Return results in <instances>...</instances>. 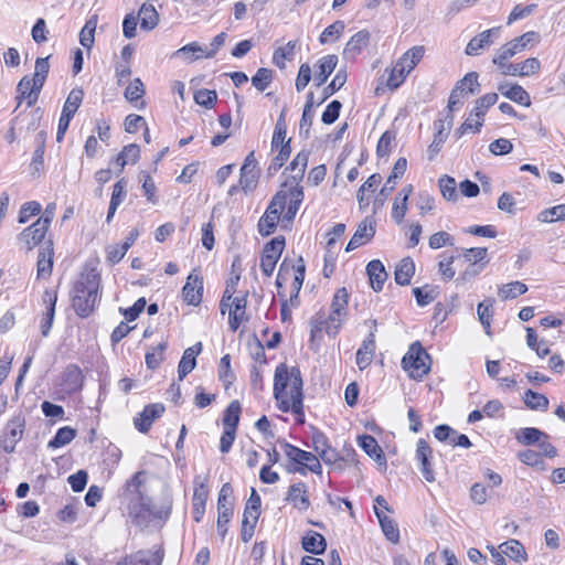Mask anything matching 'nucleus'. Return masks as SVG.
<instances>
[{
	"label": "nucleus",
	"mask_w": 565,
	"mask_h": 565,
	"mask_svg": "<svg viewBox=\"0 0 565 565\" xmlns=\"http://www.w3.org/2000/svg\"><path fill=\"white\" fill-rule=\"evenodd\" d=\"M302 377L299 367L288 369L285 363H280L275 370L274 376V397L277 399L281 412L291 411L296 415L303 416V392Z\"/></svg>",
	"instance_id": "f257e3e1"
},
{
	"label": "nucleus",
	"mask_w": 565,
	"mask_h": 565,
	"mask_svg": "<svg viewBox=\"0 0 565 565\" xmlns=\"http://www.w3.org/2000/svg\"><path fill=\"white\" fill-rule=\"evenodd\" d=\"M99 286L100 276L95 269L82 274L76 280L72 290V306L78 317L87 318L93 313L99 299Z\"/></svg>",
	"instance_id": "f03ea898"
},
{
	"label": "nucleus",
	"mask_w": 565,
	"mask_h": 565,
	"mask_svg": "<svg viewBox=\"0 0 565 565\" xmlns=\"http://www.w3.org/2000/svg\"><path fill=\"white\" fill-rule=\"evenodd\" d=\"M402 366L409 377L422 380L430 371V356L419 342H415L403 356Z\"/></svg>",
	"instance_id": "7ed1b4c3"
},
{
	"label": "nucleus",
	"mask_w": 565,
	"mask_h": 565,
	"mask_svg": "<svg viewBox=\"0 0 565 565\" xmlns=\"http://www.w3.org/2000/svg\"><path fill=\"white\" fill-rule=\"evenodd\" d=\"M285 455L298 466L288 467V472H298L300 475H306V470H309L313 473L321 475L322 467L316 455L312 452L302 450L291 444L284 443L282 445Z\"/></svg>",
	"instance_id": "20e7f679"
},
{
	"label": "nucleus",
	"mask_w": 565,
	"mask_h": 565,
	"mask_svg": "<svg viewBox=\"0 0 565 565\" xmlns=\"http://www.w3.org/2000/svg\"><path fill=\"white\" fill-rule=\"evenodd\" d=\"M286 204L287 194L284 190H280L273 196L264 215L258 221V232L262 236H269L275 232Z\"/></svg>",
	"instance_id": "39448f33"
},
{
	"label": "nucleus",
	"mask_w": 565,
	"mask_h": 565,
	"mask_svg": "<svg viewBox=\"0 0 565 565\" xmlns=\"http://www.w3.org/2000/svg\"><path fill=\"white\" fill-rule=\"evenodd\" d=\"M463 86H469L468 90L470 94H476L478 92L477 88L479 87L478 73H467L460 81L457 82L456 86L452 88L447 106L448 113L446 115L448 128H451L454 122V109L463 104Z\"/></svg>",
	"instance_id": "423d86ee"
},
{
	"label": "nucleus",
	"mask_w": 565,
	"mask_h": 565,
	"mask_svg": "<svg viewBox=\"0 0 565 565\" xmlns=\"http://www.w3.org/2000/svg\"><path fill=\"white\" fill-rule=\"evenodd\" d=\"M25 429V417L22 413L14 415L2 429L0 446L7 454L15 450L17 444L22 439Z\"/></svg>",
	"instance_id": "0eeeda50"
},
{
	"label": "nucleus",
	"mask_w": 565,
	"mask_h": 565,
	"mask_svg": "<svg viewBox=\"0 0 565 565\" xmlns=\"http://www.w3.org/2000/svg\"><path fill=\"white\" fill-rule=\"evenodd\" d=\"M535 36L536 33L531 31L505 43L497 51L495 55L493 56V64L498 66H504V62L513 57L519 52L523 51L527 44L534 40Z\"/></svg>",
	"instance_id": "6e6552de"
},
{
	"label": "nucleus",
	"mask_w": 565,
	"mask_h": 565,
	"mask_svg": "<svg viewBox=\"0 0 565 565\" xmlns=\"http://www.w3.org/2000/svg\"><path fill=\"white\" fill-rule=\"evenodd\" d=\"M284 248V236H276L264 246L260 257V269L265 276H271Z\"/></svg>",
	"instance_id": "1a4fd4ad"
},
{
	"label": "nucleus",
	"mask_w": 565,
	"mask_h": 565,
	"mask_svg": "<svg viewBox=\"0 0 565 565\" xmlns=\"http://www.w3.org/2000/svg\"><path fill=\"white\" fill-rule=\"evenodd\" d=\"M207 476H196L194 478V492L192 497V514L195 522H201L205 513V504L209 497Z\"/></svg>",
	"instance_id": "9d476101"
},
{
	"label": "nucleus",
	"mask_w": 565,
	"mask_h": 565,
	"mask_svg": "<svg viewBox=\"0 0 565 565\" xmlns=\"http://www.w3.org/2000/svg\"><path fill=\"white\" fill-rule=\"evenodd\" d=\"M163 558L164 551L159 546L156 550H140L127 555L116 565H161Z\"/></svg>",
	"instance_id": "9b49d317"
},
{
	"label": "nucleus",
	"mask_w": 565,
	"mask_h": 565,
	"mask_svg": "<svg viewBox=\"0 0 565 565\" xmlns=\"http://www.w3.org/2000/svg\"><path fill=\"white\" fill-rule=\"evenodd\" d=\"M376 320L372 321V329L366 338L363 340L361 347L358 349L355 354V362L358 367L363 371L365 370L373 360L375 354V332H376Z\"/></svg>",
	"instance_id": "f8f14e48"
},
{
	"label": "nucleus",
	"mask_w": 565,
	"mask_h": 565,
	"mask_svg": "<svg viewBox=\"0 0 565 565\" xmlns=\"http://www.w3.org/2000/svg\"><path fill=\"white\" fill-rule=\"evenodd\" d=\"M258 180V170H257V160L255 158L254 151L247 154L244 160V163L241 168V177H239V185L241 189L247 193L252 191Z\"/></svg>",
	"instance_id": "ddd939ff"
},
{
	"label": "nucleus",
	"mask_w": 565,
	"mask_h": 565,
	"mask_svg": "<svg viewBox=\"0 0 565 565\" xmlns=\"http://www.w3.org/2000/svg\"><path fill=\"white\" fill-rule=\"evenodd\" d=\"M164 409V405L161 403L147 405L134 419L136 428L140 433H148L152 423L163 414Z\"/></svg>",
	"instance_id": "4468645a"
},
{
	"label": "nucleus",
	"mask_w": 565,
	"mask_h": 565,
	"mask_svg": "<svg viewBox=\"0 0 565 565\" xmlns=\"http://www.w3.org/2000/svg\"><path fill=\"white\" fill-rule=\"evenodd\" d=\"M182 296L188 305L199 306L203 296V278L191 273L182 288Z\"/></svg>",
	"instance_id": "2eb2a0df"
},
{
	"label": "nucleus",
	"mask_w": 565,
	"mask_h": 565,
	"mask_svg": "<svg viewBox=\"0 0 565 565\" xmlns=\"http://www.w3.org/2000/svg\"><path fill=\"white\" fill-rule=\"evenodd\" d=\"M500 28H492L473 36L467 44L465 53L469 56L479 55L480 51L488 49L493 39L499 35Z\"/></svg>",
	"instance_id": "dca6fc26"
},
{
	"label": "nucleus",
	"mask_w": 565,
	"mask_h": 565,
	"mask_svg": "<svg viewBox=\"0 0 565 565\" xmlns=\"http://www.w3.org/2000/svg\"><path fill=\"white\" fill-rule=\"evenodd\" d=\"M285 500L290 502L298 511H307L310 507L307 484L302 481L291 484Z\"/></svg>",
	"instance_id": "f3484780"
},
{
	"label": "nucleus",
	"mask_w": 565,
	"mask_h": 565,
	"mask_svg": "<svg viewBox=\"0 0 565 565\" xmlns=\"http://www.w3.org/2000/svg\"><path fill=\"white\" fill-rule=\"evenodd\" d=\"M503 75L530 76L540 71L541 63L536 57H530L522 63L512 64L504 62V66H499Z\"/></svg>",
	"instance_id": "a211bd4d"
},
{
	"label": "nucleus",
	"mask_w": 565,
	"mask_h": 565,
	"mask_svg": "<svg viewBox=\"0 0 565 565\" xmlns=\"http://www.w3.org/2000/svg\"><path fill=\"white\" fill-rule=\"evenodd\" d=\"M129 516L134 523L139 526H146L152 520V511L149 507L148 499L132 500L128 504Z\"/></svg>",
	"instance_id": "6ab92c4d"
},
{
	"label": "nucleus",
	"mask_w": 565,
	"mask_h": 565,
	"mask_svg": "<svg viewBox=\"0 0 565 565\" xmlns=\"http://www.w3.org/2000/svg\"><path fill=\"white\" fill-rule=\"evenodd\" d=\"M433 455V450L427 444V441L420 438L417 441L416 448V459L420 462V471L426 481L433 482L435 481V475L431 468L430 458Z\"/></svg>",
	"instance_id": "aec40b11"
},
{
	"label": "nucleus",
	"mask_w": 565,
	"mask_h": 565,
	"mask_svg": "<svg viewBox=\"0 0 565 565\" xmlns=\"http://www.w3.org/2000/svg\"><path fill=\"white\" fill-rule=\"evenodd\" d=\"M42 300L46 306V312L41 320V333L43 337H47L54 320L57 292L51 289H46L43 294Z\"/></svg>",
	"instance_id": "412c9836"
},
{
	"label": "nucleus",
	"mask_w": 565,
	"mask_h": 565,
	"mask_svg": "<svg viewBox=\"0 0 565 565\" xmlns=\"http://www.w3.org/2000/svg\"><path fill=\"white\" fill-rule=\"evenodd\" d=\"M202 351V343L198 342L194 345L188 348L179 362L178 377L182 381L189 373H191L196 366V356Z\"/></svg>",
	"instance_id": "4be33fe9"
},
{
	"label": "nucleus",
	"mask_w": 565,
	"mask_h": 565,
	"mask_svg": "<svg viewBox=\"0 0 565 565\" xmlns=\"http://www.w3.org/2000/svg\"><path fill=\"white\" fill-rule=\"evenodd\" d=\"M47 230L49 226L36 220L31 226L23 230L19 235V239L26 245L28 249H32L42 242Z\"/></svg>",
	"instance_id": "5701e85b"
},
{
	"label": "nucleus",
	"mask_w": 565,
	"mask_h": 565,
	"mask_svg": "<svg viewBox=\"0 0 565 565\" xmlns=\"http://www.w3.org/2000/svg\"><path fill=\"white\" fill-rule=\"evenodd\" d=\"M338 61L339 60L335 54H329L321 57L317 62V71L313 78L317 87L323 85L327 82L328 77L335 70Z\"/></svg>",
	"instance_id": "b1692460"
},
{
	"label": "nucleus",
	"mask_w": 565,
	"mask_h": 565,
	"mask_svg": "<svg viewBox=\"0 0 565 565\" xmlns=\"http://www.w3.org/2000/svg\"><path fill=\"white\" fill-rule=\"evenodd\" d=\"M232 303L234 307L230 310L228 324L230 329L235 332L241 323L244 320H247L246 317V306H247V294L243 296L235 297Z\"/></svg>",
	"instance_id": "393cba45"
},
{
	"label": "nucleus",
	"mask_w": 565,
	"mask_h": 565,
	"mask_svg": "<svg viewBox=\"0 0 565 565\" xmlns=\"http://www.w3.org/2000/svg\"><path fill=\"white\" fill-rule=\"evenodd\" d=\"M53 256H54L53 243L51 241H49L46 243V246L43 247L39 252L38 264H36L38 278L45 279L51 276L52 269H53Z\"/></svg>",
	"instance_id": "a878e982"
},
{
	"label": "nucleus",
	"mask_w": 565,
	"mask_h": 565,
	"mask_svg": "<svg viewBox=\"0 0 565 565\" xmlns=\"http://www.w3.org/2000/svg\"><path fill=\"white\" fill-rule=\"evenodd\" d=\"M374 234H375V230L372 226V223L367 224V220H363L358 225V228H356L355 233L353 234V236L351 237V239L349 241V243L345 247V250L352 252V250L356 249L361 245L369 242L374 236Z\"/></svg>",
	"instance_id": "bb28decb"
},
{
	"label": "nucleus",
	"mask_w": 565,
	"mask_h": 565,
	"mask_svg": "<svg viewBox=\"0 0 565 565\" xmlns=\"http://www.w3.org/2000/svg\"><path fill=\"white\" fill-rule=\"evenodd\" d=\"M366 273L373 290L381 291L387 279V273L382 262L379 259L371 260L366 266Z\"/></svg>",
	"instance_id": "cd10ccee"
},
{
	"label": "nucleus",
	"mask_w": 565,
	"mask_h": 565,
	"mask_svg": "<svg viewBox=\"0 0 565 565\" xmlns=\"http://www.w3.org/2000/svg\"><path fill=\"white\" fill-rule=\"evenodd\" d=\"M42 88H36L34 82L29 76H24L20 79L17 86L18 99H26L28 107L35 104L39 98Z\"/></svg>",
	"instance_id": "c85d7f7f"
},
{
	"label": "nucleus",
	"mask_w": 565,
	"mask_h": 565,
	"mask_svg": "<svg viewBox=\"0 0 565 565\" xmlns=\"http://www.w3.org/2000/svg\"><path fill=\"white\" fill-rule=\"evenodd\" d=\"M359 446L379 465L386 466V458L376 439L371 435H363L359 438Z\"/></svg>",
	"instance_id": "c756f323"
},
{
	"label": "nucleus",
	"mask_w": 565,
	"mask_h": 565,
	"mask_svg": "<svg viewBox=\"0 0 565 565\" xmlns=\"http://www.w3.org/2000/svg\"><path fill=\"white\" fill-rule=\"evenodd\" d=\"M370 41V33L366 30L359 31L348 41L343 55L344 57H354L359 54Z\"/></svg>",
	"instance_id": "7c9ffc66"
},
{
	"label": "nucleus",
	"mask_w": 565,
	"mask_h": 565,
	"mask_svg": "<svg viewBox=\"0 0 565 565\" xmlns=\"http://www.w3.org/2000/svg\"><path fill=\"white\" fill-rule=\"evenodd\" d=\"M126 185H127V182L125 181V179H120L119 181H117L115 183L113 193H111V198H110V202H109L108 213L106 216L107 223L111 222L118 206L125 200L126 194H127Z\"/></svg>",
	"instance_id": "2f4dec72"
},
{
	"label": "nucleus",
	"mask_w": 565,
	"mask_h": 565,
	"mask_svg": "<svg viewBox=\"0 0 565 565\" xmlns=\"http://www.w3.org/2000/svg\"><path fill=\"white\" fill-rule=\"evenodd\" d=\"M301 544L306 552L315 555L324 553L327 547L326 539L315 531H309L307 535L302 537Z\"/></svg>",
	"instance_id": "473e14b6"
},
{
	"label": "nucleus",
	"mask_w": 565,
	"mask_h": 565,
	"mask_svg": "<svg viewBox=\"0 0 565 565\" xmlns=\"http://www.w3.org/2000/svg\"><path fill=\"white\" fill-rule=\"evenodd\" d=\"M374 513L379 519L380 525L386 539L393 543L399 540V530L393 519L388 518L385 512L380 511L377 507L374 508Z\"/></svg>",
	"instance_id": "72a5a7b5"
},
{
	"label": "nucleus",
	"mask_w": 565,
	"mask_h": 565,
	"mask_svg": "<svg viewBox=\"0 0 565 565\" xmlns=\"http://www.w3.org/2000/svg\"><path fill=\"white\" fill-rule=\"evenodd\" d=\"M415 273V264L411 257L403 258L395 269V281L397 285L407 286Z\"/></svg>",
	"instance_id": "f704fd0d"
},
{
	"label": "nucleus",
	"mask_w": 565,
	"mask_h": 565,
	"mask_svg": "<svg viewBox=\"0 0 565 565\" xmlns=\"http://www.w3.org/2000/svg\"><path fill=\"white\" fill-rule=\"evenodd\" d=\"M542 438L548 439V435L534 427L521 428L515 434V439L524 446L539 445Z\"/></svg>",
	"instance_id": "c9c22d12"
},
{
	"label": "nucleus",
	"mask_w": 565,
	"mask_h": 565,
	"mask_svg": "<svg viewBox=\"0 0 565 565\" xmlns=\"http://www.w3.org/2000/svg\"><path fill=\"white\" fill-rule=\"evenodd\" d=\"M143 482H145V472L143 471L136 472L131 477V479H129L126 482L125 495L128 498L129 502L131 500L134 502L135 500L145 499V497L142 495V492H141V486L143 484Z\"/></svg>",
	"instance_id": "e433bc0d"
},
{
	"label": "nucleus",
	"mask_w": 565,
	"mask_h": 565,
	"mask_svg": "<svg viewBox=\"0 0 565 565\" xmlns=\"http://www.w3.org/2000/svg\"><path fill=\"white\" fill-rule=\"evenodd\" d=\"M509 558L523 563L527 561V554L524 546L518 540H509L499 546Z\"/></svg>",
	"instance_id": "4c0bfd02"
},
{
	"label": "nucleus",
	"mask_w": 565,
	"mask_h": 565,
	"mask_svg": "<svg viewBox=\"0 0 565 565\" xmlns=\"http://www.w3.org/2000/svg\"><path fill=\"white\" fill-rule=\"evenodd\" d=\"M142 30H153L159 23V14L152 4L143 3L138 12Z\"/></svg>",
	"instance_id": "58836bf2"
},
{
	"label": "nucleus",
	"mask_w": 565,
	"mask_h": 565,
	"mask_svg": "<svg viewBox=\"0 0 565 565\" xmlns=\"http://www.w3.org/2000/svg\"><path fill=\"white\" fill-rule=\"evenodd\" d=\"M505 85H499L498 89L510 100L523 106H530L531 99L529 93L520 85L513 84L508 90H504Z\"/></svg>",
	"instance_id": "ea45409f"
},
{
	"label": "nucleus",
	"mask_w": 565,
	"mask_h": 565,
	"mask_svg": "<svg viewBox=\"0 0 565 565\" xmlns=\"http://www.w3.org/2000/svg\"><path fill=\"white\" fill-rule=\"evenodd\" d=\"M205 49L198 42H192L177 50L172 56L183 58L185 62L191 63L204 56Z\"/></svg>",
	"instance_id": "a19ab883"
},
{
	"label": "nucleus",
	"mask_w": 565,
	"mask_h": 565,
	"mask_svg": "<svg viewBox=\"0 0 565 565\" xmlns=\"http://www.w3.org/2000/svg\"><path fill=\"white\" fill-rule=\"evenodd\" d=\"M297 42L289 41L286 46L277 47L273 54V63L284 70L286 67V61H291L295 55Z\"/></svg>",
	"instance_id": "79ce46f5"
},
{
	"label": "nucleus",
	"mask_w": 565,
	"mask_h": 565,
	"mask_svg": "<svg viewBox=\"0 0 565 565\" xmlns=\"http://www.w3.org/2000/svg\"><path fill=\"white\" fill-rule=\"evenodd\" d=\"M83 97H84V92L82 88L72 89L64 103L62 114L67 115L70 117H74L77 109L82 105Z\"/></svg>",
	"instance_id": "37998d69"
},
{
	"label": "nucleus",
	"mask_w": 565,
	"mask_h": 565,
	"mask_svg": "<svg viewBox=\"0 0 565 565\" xmlns=\"http://www.w3.org/2000/svg\"><path fill=\"white\" fill-rule=\"evenodd\" d=\"M493 299H486L481 302H479L477 312L478 318L482 327L484 328V331L487 334H490V327H491V319L493 316Z\"/></svg>",
	"instance_id": "c03bdc74"
},
{
	"label": "nucleus",
	"mask_w": 565,
	"mask_h": 565,
	"mask_svg": "<svg viewBox=\"0 0 565 565\" xmlns=\"http://www.w3.org/2000/svg\"><path fill=\"white\" fill-rule=\"evenodd\" d=\"M527 291V286L521 281H512L505 285H502L498 290V296L502 300L514 299L518 296H521Z\"/></svg>",
	"instance_id": "a18cd8bd"
},
{
	"label": "nucleus",
	"mask_w": 565,
	"mask_h": 565,
	"mask_svg": "<svg viewBox=\"0 0 565 565\" xmlns=\"http://www.w3.org/2000/svg\"><path fill=\"white\" fill-rule=\"evenodd\" d=\"M241 404L238 401H232L224 412L223 426L224 428L236 429L239 423Z\"/></svg>",
	"instance_id": "49530a36"
},
{
	"label": "nucleus",
	"mask_w": 565,
	"mask_h": 565,
	"mask_svg": "<svg viewBox=\"0 0 565 565\" xmlns=\"http://www.w3.org/2000/svg\"><path fill=\"white\" fill-rule=\"evenodd\" d=\"M76 437V430L65 426L57 430L53 439L47 444L49 448L56 449L68 445Z\"/></svg>",
	"instance_id": "de8ad7c7"
},
{
	"label": "nucleus",
	"mask_w": 565,
	"mask_h": 565,
	"mask_svg": "<svg viewBox=\"0 0 565 565\" xmlns=\"http://www.w3.org/2000/svg\"><path fill=\"white\" fill-rule=\"evenodd\" d=\"M308 159L309 152L300 151L290 162L288 167L289 170L298 169V173L291 174L289 178L292 182H300L303 179L305 171L308 164Z\"/></svg>",
	"instance_id": "09e8293b"
},
{
	"label": "nucleus",
	"mask_w": 565,
	"mask_h": 565,
	"mask_svg": "<svg viewBox=\"0 0 565 565\" xmlns=\"http://www.w3.org/2000/svg\"><path fill=\"white\" fill-rule=\"evenodd\" d=\"M96 26H97V17L93 15L90 19H88L86 21L84 28L82 29V31L79 33V42L87 50H90L92 46L94 45V41H95L94 34H95Z\"/></svg>",
	"instance_id": "8fccbe9b"
},
{
	"label": "nucleus",
	"mask_w": 565,
	"mask_h": 565,
	"mask_svg": "<svg viewBox=\"0 0 565 565\" xmlns=\"http://www.w3.org/2000/svg\"><path fill=\"white\" fill-rule=\"evenodd\" d=\"M344 29L345 24L343 21L338 20L333 22L322 31V33L319 36V42L321 44H327L337 41L343 33Z\"/></svg>",
	"instance_id": "3c124183"
},
{
	"label": "nucleus",
	"mask_w": 565,
	"mask_h": 565,
	"mask_svg": "<svg viewBox=\"0 0 565 565\" xmlns=\"http://www.w3.org/2000/svg\"><path fill=\"white\" fill-rule=\"evenodd\" d=\"M498 100V94L497 93H489L483 95L482 97L478 98L476 100V105L473 109L471 110V116H475L476 118L483 119V116L488 108H490L492 105H494Z\"/></svg>",
	"instance_id": "603ef678"
},
{
	"label": "nucleus",
	"mask_w": 565,
	"mask_h": 565,
	"mask_svg": "<svg viewBox=\"0 0 565 565\" xmlns=\"http://www.w3.org/2000/svg\"><path fill=\"white\" fill-rule=\"evenodd\" d=\"M438 185L441 192V195L450 202H455L458 199L457 184L452 177L447 174L443 175L438 180Z\"/></svg>",
	"instance_id": "864d4df0"
},
{
	"label": "nucleus",
	"mask_w": 565,
	"mask_h": 565,
	"mask_svg": "<svg viewBox=\"0 0 565 565\" xmlns=\"http://www.w3.org/2000/svg\"><path fill=\"white\" fill-rule=\"evenodd\" d=\"M525 405L535 411H547L548 399L545 395L527 390L524 394Z\"/></svg>",
	"instance_id": "5fc2aeb1"
},
{
	"label": "nucleus",
	"mask_w": 565,
	"mask_h": 565,
	"mask_svg": "<svg viewBox=\"0 0 565 565\" xmlns=\"http://www.w3.org/2000/svg\"><path fill=\"white\" fill-rule=\"evenodd\" d=\"M348 75L343 70L338 71L331 83L326 86L322 90V99L318 105L322 104L329 97H331L335 92L342 88L347 82Z\"/></svg>",
	"instance_id": "6e6d98bb"
},
{
	"label": "nucleus",
	"mask_w": 565,
	"mask_h": 565,
	"mask_svg": "<svg viewBox=\"0 0 565 565\" xmlns=\"http://www.w3.org/2000/svg\"><path fill=\"white\" fill-rule=\"evenodd\" d=\"M413 294L416 298L417 305L420 307H425L436 299L438 291L436 287L426 285L423 288H414Z\"/></svg>",
	"instance_id": "4d7b16f0"
},
{
	"label": "nucleus",
	"mask_w": 565,
	"mask_h": 565,
	"mask_svg": "<svg viewBox=\"0 0 565 565\" xmlns=\"http://www.w3.org/2000/svg\"><path fill=\"white\" fill-rule=\"evenodd\" d=\"M274 72L266 67L257 70L252 77V85L259 92H264L273 82Z\"/></svg>",
	"instance_id": "13d9d810"
},
{
	"label": "nucleus",
	"mask_w": 565,
	"mask_h": 565,
	"mask_svg": "<svg viewBox=\"0 0 565 565\" xmlns=\"http://www.w3.org/2000/svg\"><path fill=\"white\" fill-rule=\"evenodd\" d=\"M287 135V128H286V121H285V110L281 111L277 124L275 126L273 139H271V148H280L282 145L287 142L286 140Z\"/></svg>",
	"instance_id": "bf43d9fd"
},
{
	"label": "nucleus",
	"mask_w": 565,
	"mask_h": 565,
	"mask_svg": "<svg viewBox=\"0 0 565 565\" xmlns=\"http://www.w3.org/2000/svg\"><path fill=\"white\" fill-rule=\"evenodd\" d=\"M49 70V57H38L35 61V73L32 77V82H34L36 88L43 87Z\"/></svg>",
	"instance_id": "052dcab7"
},
{
	"label": "nucleus",
	"mask_w": 565,
	"mask_h": 565,
	"mask_svg": "<svg viewBox=\"0 0 565 565\" xmlns=\"http://www.w3.org/2000/svg\"><path fill=\"white\" fill-rule=\"evenodd\" d=\"M348 291L345 288L339 289L332 299L331 310L334 311L337 316H345L348 315Z\"/></svg>",
	"instance_id": "680f3d73"
},
{
	"label": "nucleus",
	"mask_w": 565,
	"mask_h": 565,
	"mask_svg": "<svg viewBox=\"0 0 565 565\" xmlns=\"http://www.w3.org/2000/svg\"><path fill=\"white\" fill-rule=\"evenodd\" d=\"M488 249L486 247H471L467 249H462V257L465 262L475 265L479 264H488V260L483 262L487 258Z\"/></svg>",
	"instance_id": "e2e57ef3"
},
{
	"label": "nucleus",
	"mask_w": 565,
	"mask_h": 565,
	"mask_svg": "<svg viewBox=\"0 0 565 565\" xmlns=\"http://www.w3.org/2000/svg\"><path fill=\"white\" fill-rule=\"evenodd\" d=\"M167 342H161L146 353V364L149 369L154 370L160 365L163 360V352L167 349Z\"/></svg>",
	"instance_id": "0e129e2a"
},
{
	"label": "nucleus",
	"mask_w": 565,
	"mask_h": 565,
	"mask_svg": "<svg viewBox=\"0 0 565 565\" xmlns=\"http://www.w3.org/2000/svg\"><path fill=\"white\" fill-rule=\"evenodd\" d=\"M291 153L290 139L287 140L282 147L279 148L278 154L273 159L268 172L270 174L276 173L287 161Z\"/></svg>",
	"instance_id": "69168bd1"
},
{
	"label": "nucleus",
	"mask_w": 565,
	"mask_h": 565,
	"mask_svg": "<svg viewBox=\"0 0 565 565\" xmlns=\"http://www.w3.org/2000/svg\"><path fill=\"white\" fill-rule=\"evenodd\" d=\"M310 340L313 341L322 330L328 326L327 313L323 310L318 311L310 319Z\"/></svg>",
	"instance_id": "338daca9"
},
{
	"label": "nucleus",
	"mask_w": 565,
	"mask_h": 565,
	"mask_svg": "<svg viewBox=\"0 0 565 565\" xmlns=\"http://www.w3.org/2000/svg\"><path fill=\"white\" fill-rule=\"evenodd\" d=\"M542 222H554L565 220V204H559L542 211L539 215Z\"/></svg>",
	"instance_id": "774afa93"
}]
</instances>
